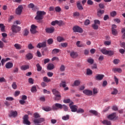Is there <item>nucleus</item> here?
Here are the masks:
<instances>
[{
  "label": "nucleus",
  "mask_w": 125,
  "mask_h": 125,
  "mask_svg": "<svg viewBox=\"0 0 125 125\" xmlns=\"http://www.w3.org/2000/svg\"><path fill=\"white\" fill-rule=\"evenodd\" d=\"M52 92L55 96L54 98L55 101H59V100H61V94L59 91L56 90V89H53L52 90Z\"/></svg>",
  "instance_id": "1"
},
{
  "label": "nucleus",
  "mask_w": 125,
  "mask_h": 125,
  "mask_svg": "<svg viewBox=\"0 0 125 125\" xmlns=\"http://www.w3.org/2000/svg\"><path fill=\"white\" fill-rule=\"evenodd\" d=\"M46 13L44 11H38L37 12V15L35 17L36 20H42L43 19V16L45 15Z\"/></svg>",
  "instance_id": "2"
},
{
  "label": "nucleus",
  "mask_w": 125,
  "mask_h": 125,
  "mask_svg": "<svg viewBox=\"0 0 125 125\" xmlns=\"http://www.w3.org/2000/svg\"><path fill=\"white\" fill-rule=\"evenodd\" d=\"M12 32L13 33H18V32H20L21 31V27L18 26L17 25L13 24L11 27Z\"/></svg>",
  "instance_id": "3"
},
{
  "label": "nucleus",
  "mask_w": 125,
  "mask_h": 125,
  "mask_svg": "<svg viewBox=\"0 0 125 125\" xmlns=\"http://www.w3.org/2000/svg\"><path fill=\"white\" fill-rule=\"evenodd\" d=\"M62 104H61L56 103L52 105V109L54 111H55V110H59V109L62 110Z\"/></svg>",
  "instance_id": "4"
},
{
  "label": "nucleus",
  "mask_w": 125,
  "mask_h": 125,
  "mask_svg": "<svg viewBox=\"0 0 125 125\" xmlns=\"http://www.w3.org/2000/svg\"><path fill=\"white\" fill-rule=\"evenodd\" d=\"M23 124L26 125H30L31 122L29 121V116L28 115H24L23 118Z\"/></svg>",
  "instance_id": "5"
},
{
  "label": "nucleus",
  "mask_w": 125,
  "mask_h": 125,
  "mask_svg": "<svg viewBox=\"0 0 125 125\" xmlns=\"http://www.w3.org/2000/svg\"><path fill=\"white\" fill-rule=\"evenodd\" d=\"M73 30L74 33H80V34L83 32V29L78 26L73 27Z\"/></svg>",
  "instance_id": "6"
},
{
  "label": "nucleus",
  "mask_w": 125,
  "mask_h": 125,
  "mask_svg": "<svg viewBox=\"0 0 125 125\" xmlns=\"http://www.w3.org/2000/svg\"><path fill=\"white\" fill-rule=\"evenodd\" d=\"M22 10H23V6L19 5L16 9V14L17 15H20L22 13Z\"/></svg>",
  "instance_id": "7"
},
{
  "label": "nucleus",
  "mask_w": 125,
  "mask_h": 125,
  "mask_svg": "<svg viewBox=\"0 0 125 125\" xmlns=\"http://www.w3.org/2000/svg\"><path fill=\"white\" fill-rule=\"evenodd\" d=\"M18 115V112H17V111L11 110L9 114V117L10 118H11V117L15 118V117H17Z\"/></svg>",
  "instance_id": "8"
},
{
  "label": "nucleus",
  "mask_w": 125,
  "mask_h": 125,
  "mask_svg": "<svg viewBox=\"0 0 125 125\" xmlns=\"http://www.w3.org/2000/svg\"><path fill=\"white\" fill-rule=\"evenodd\" d=\"M105 76L103 74H97L95 77L96 81H102Z\"/></svg>",
  "instance_id": "9"
},
{
  "label": "nucleus",
  "mask_w": 125,
  "mask_h": 125,
  "mask_svg": "<svg viewBox=\"0 0 125 125\" xmlns=\"http://www.w3.org/2000/svg\"><path fill=\"white\" fill-rule=\"evenodd\" d=\"M108 119L111 121H113V120H114V119H118L116 112H113L111 114L109 115L108 116Z\"/></svg>",
  "instance_id": "10"
},
{
  "label": "nucleus",
  "mask_w": 125,
  "mask_h": 125,
  "mask_svg": "<svg viewBox=\"0 0 125 125\" xmlns=\"http://www.w3.org/2000/svg\"><path fill=\"white\" fill-rule=\"evenodd\" d=\"M37 26L34 24H32L31 26L30 32L31 34H36L37 33Z\"/></svg>",
  "instance_id": "11"
},
{
  "label": "nucleus",
  "mask_w": 125,
  "mask_h": 125,
  "mask_svg": "<svg viewBox=\"0 0 125 125\" xmlns=\"http://www.w3.org/2000/svg\"><path fill=\"white\" fill-rule=\"evenodd\" d=\"M83 93L87 96H91V95H92V91L88 89H85L83 90Z\"/></svg>",
  "instance_id": "12"
},
{
  "label": "nucleus",
  "mask_w": 125,
  "mask_h": 125,
  "mask_svg": "<svg viewBox=\"0 0 125 125\" xmlns=\"http://www.w3.org/2000/svg\"><path fill=\"white\" fill-rule=\"evenodd\" d=\"M45 31L48 34H52V33L54 32L55 29L53 27H48L46 28Z\"/></svg>",
  "instance_id": "13"
},
{
  "label": "nucleus",
  "mask_w": 125,
  "mask_h": 125,
  "mask_svg": "<svg viewBox=\"0 0 125 125\" xmlns=\"http://www.w3.org/2000/svg\"><path fill=\"white\" fill-rule=\"evenodd\" d=\"M46 46V42H44L42 43H39L37 45V47L38 48H42V47H45Z\"/></svg>",
  "instance_id": "14"
},
{
  "label": "nucleus",
  "mask_w": 125,
  "mask_h": 125,
  "mask_svg": "<svg viewBox=\"0 0 125 125\" xmlns=\"http://www.w3.org/2000/svg\"><path fill=\"white\" fill-rule=\"evenodd\" d=\"M81 0H79L77 2V7L79 10H83V7L82 5Z\"/></svg>",
  "instance_id": "15"
},
{
  "label": "nucleus",
  "mask_w": 125,
  "mask_h": 125,
  "mask_svg": "<svg viewBox=\"0 0 125 125\" xmlns=\"http://www.w3.org/2000/svg\"><path fill=\"white\" fill-rule=\"evenodd\" d=\"M89 112L90 114H92V115H94V116H96V117H99V116L100 115V114H99V113H98V112H97V111L96 110H90L89 111Z\"/></svg>",
  "instance_id": "16"
},
{
  "label": "nucleus",
  "mask_w": 125,
  "mask_h": 125,
  "mask_svg": "<svg viewBox=\"0 0 125 125\" xmlns=\"http://www.w3.org/2000/svg\"><path fill=\"white\" fill-rule=\"evenodd\" d=\"M5 67L7 69H10L13 67V63L11 62H8L6 63Z\"/></svg>",
  "instance_id": "17"
},
{
  "label": "nucleus",
  "mask_w": 125,
  "mask_h": 125,
  "mask_svg": "<svg viewBox=\"0 0 125 125\" xmlns=\"http://www.w3.org/2000/svg\"><path fill=\"white\" fill-rule=\"evenodd\" d=\"M47 68L48 70H49L50 71L53 70V69L55 68L54 64L51 63H48Z\"/></svg>",
  "instance_id": "18"
},
{
  "label": "nucleus",
  "mask_w": 125,
  "mask_h": 125,
  "mask_svg": "<svg viewBox=\"0 0 125 125\" xmlns=\"http://www.w3.org/2000/svg\"><path fill=\"white\" fill-rule=\"evenodd\" d=\"M70 108L71 110V112H77L78 110V106L75 105H72V106H70Z\"/></svg>",
  "instance_id": "19"
},
{
  "label": "nucleus",
  "mask_w": 125,
  "mask_h": 125,
  "mask_svg": "<svg viewBox=\"0 0 125 125\" xmlns=\"http://www.w3.org/2000/svg\"><path fill=\"white\" fill-rule=\"evenodd\" d=\"M70 56L72 58H77V57H78V53L74 51L71 52L70 53Z\"/></svg>",
  "instance_id": "20"
},
{
  "label": "nucleus",
  "mask_w": 125,
  "mask_h": 125,
  "mask_svg": "<svg viewBox=\"0 0 125 125\" xmlns=\"http://www.w3.org/2000/svg\"><path fill=\"white\" fill-rule=\"evenodd\" d=\"M113 72L114 73H122L123 72V70L121 68H114L112 69Z\"/></svg>",
  "instance_id": "21"
},
{
  "label": "nucleus",
  "mask_w": 125,
  "mask_h": 125,
  "mask_svg": "<svg viewBox=\"0 0 125 125\" xmlns=\"http://www.w3.org/2000/svg\"><path fill=\"white\" fill-rule=\"evenodd\" d=\"M76 45L77 47H83L84 46V45L83 43H81V41H77L76 42Z\"/></svg>",
  "instance_id": "22"
},
{
  "label": "nucleus",
  "mask_w": 125,
  "mask_h": 125,
  "mask_svg": "<svg viewBox=\"0 0 125 125\" xmlns=\"http://www.w3.org/2000/svg\"><path fill=\"white\" fill-rule=\"evenodd\" d=\"M57 40L59 42H62L65 41V39H64V38L61 36H58L57 38Z\"/></svg>",
  "instance_id": "23"
},
{
  "label": "nucleus",
  "mask_w": 125,
  "mask_h": 125,
  "mask_svg": "<svg viewBox=\"0 0 125 125\" xmlns=\"http://www.w3.org/2000/svg\"><path fill=\"white\" fill-rule=\"evenodd\" d=\"M104 14V10H99L97 12V15L99 17H101V15H102V14Z\"/></svg>",
  "instance_id": "24"
},
{
  "label": "nucleus",
  "mask_w": 125,
  "mask_h": 125,
  "mask_svg": "<svg viewBox=\"0 0 125 125\" xmlns=\"http://www.w3.org/2000/svg\"><path fill=\"white\" fill-rule=\"evenodd\" d=\"M57 25H58V26H64L65 23L62 21H57Z\"/></svg>",
  "instance_id": "25"
},
{
  "label": "nucleus",
  "mask_w": 125,
  "mask_h": 125,
  "mask_svg": "<svg viewBox=\"0 0 125 125\" xmlns=\"http://www.w3.org/2000/svg\"><path fill=\"white\" fill-rule=\"evenodd\" d=\"M81 84V81L80 80H76L74 82V84L72 85L73 86H78Z\"/></svg>",
  "instance_id": "26"
},
{
  "label": "nucleus",
  "mask_w": 125,
  "mask_h": 125,
  "mask_svg": "<svg viewBox=\"0 0 125 125\" xmlns=\"http://www.w3.org/2000/svg\"><path fill=\"white\" fill-rule=\"evenodd\" d=\"M42 109L44 111H45L46 112H49V111H51V110H52L51 107H50L49 106H46V107H43Z\"/></svg>",
  "instance_id": "27"
},
{
  "label": "nucleus",
  "mask_w": 125,
  "mask_h": 125,
  "mask_svg": "<svg viewBox=\"0 0 125 125\" xmlns=\"http://www.w3.org/2000/svg\"><path fill=\"white\" fill-rule=\"evenodd\" d=\"M36 67L37 68V71L38 72H41V71H42V66H41L40 63H37L36 64Z\"/></svg>",
  "instance_id": "28"
},
{
  "label": "nucleus",
  "mask_w": 125,
  "mask_h": 125,
  "mask_svg": "<svg viewBox=\"0 0 125 125\" xmlns=\"http://www.w3.org/2000/svg\"><path fill=\"white\" fill-rule=\"evenodd\" d=\"M43 81L45 83H49V82L51 81V80H50V79L48 78L47 77L45 76L43 78Z\"/></svg>",
  "instance_id": "29"
},
{
  "label": "nucleus",
  "mask_w": 125,
  "mask_h": 125,
  "mask_svg": "<svg viewBox=\"0 0 125 125\" xmlns=\"http://www.w3.org/2000/svg\"><path fill=\"white\" fill-rule=\"evenodd\" d=\"M92 70H91L90 69L87 68L86 69V75H87L88 76H90V75H92Z\"/></svg>",
  "instance_id": "30"
},
{
  "label": "nucleus",
  "mask_w": 125,
  "mask_h": 125,
  "mask_svg": "<svg viewBox=\"0 0 125 125\" xmlns=\"http://www.w3.org/2000/svg\"><path fill=\"white\" fill-rule=\"evenodd\" d=\"M60 87H66V82L65 81H62L61 83L60 84Z\"/></svg>",
  "instance_id": "31"
},
{
  "label": "nucleus",
  "mask_w": 125,
  "mask_h": 125,
  "mask_svg": "<svg viewBox=\"0 0 125 125\" xmlns=\"http://www.w3.org/2000/svg\"><path fill=\"white\" fill-rule=\"evenodd\" d=\"M69 119L70 116H69V115H66V116L62 117V120H63V121H67V120H69Z\"/></svg>",
  "instance_id": "32"
},
{
  "label": "nucleus",
  "mask_w": 125,
  "mask_h": 125,
  "mask_svg": "<svg viewBox=\"0 0 125 125\" xmlns=\"http://www.w3.org/2000/svg\"><path fill=\"white\" fill-rule=\"evenodd\" d=\"M101 51L103 54H104V55H108V50L106 49H102Z\"/></svg>",
  "instance_id": "33"
},
{
  "label": "nucleus",
  "mask_w": 125,
  "mask_h": 125,
  "mask_svg": "<svg viewBox=\"0 0 125 125\" xmlns=\"http://www.w3.org/2000/svg\"><path fill=\"white\" fill-rule=\"evenodd\" d=\"M103 125H111V122L108 121V120H104L102 122Z\"/></svg>",
  "instance_id": "34"
},
{
  "label": "nucleus",
  "mask_w": 125,
  "mask_h": 125,
  "mask_svg": "<svg viewBox=\"0 0 125 125\" xmlns=\"http://www.w3.org/2000/svg\"><path fill=\"white\" fill-rule=\"evenodd\" d=\"M26 57L27 59H28V60H30V59H33V55H32V54L29 53L26 55Z\"/></svg>",
  "instance_id": "35"
},
{
  "label": "nucleus",
  "mask_w": 125,
  "mask_h": 125,
  "mask_svg": "<svg viewBox=\"0 0 125 125\" xmlns=\"http://www.w3.org/2000/svg\"><path fill=\"white\" fill-rule=\"evenodd\" d=\"M76 112L78 114H83V113H84V110L83 108H79Z\"/></svg>",
  "instance_id": "36"
},
{
  "label": "nucleus",
  "mask_w": 125,
  "mask_h": 125,
  "mask_svg": "<svg viewBox=\"0 0 125 125\" xmlns=\"http://www.w3.org/2000/svg\"><path fill=\"white\" fill-rule=\"evenodd\" d=\"M14 46L16 49H21L22 48V46L18 43L15 44Z\"/></svg>",
  "instance_id": "37"
},
{
  "label": "nucleus",
  "mask_w": 125,
  "mask_h": 125,
  "mask_svg": "<svg viewBox=\"0 0 125 125\" xmlns=\"http://www.w3.org/2000/svg\"><path fill=\"white\" fill-rule=\"evenodd\" d=\"M29 65H23L21 67V70H22L23 71H25V70H27L29 69Z\"/></svg>",
  "instance_id": "38"
},
{
  "label": "nucleus",
  "mask_w": 125,
  "mask_h": 125,
  "mask_svg": "<svg viewBox=\"0 0 125 125\" xmlns=\"http://www.w3.org/2000/svg\"><path fill=\"white\" fill-rule=\"evenodd\" d=\"M59 51H60L59 49H54L52 51V54H56V53H58Z\"/></svg>",
  "instance_id": "39"
},
{
  "label": "nucleus",
  "mask_w": 125,
  "mask_h": 125,
  "mask_svg": "<svg viewBox=\"0 0 125 125\" xmlns=\"http://www.w3.org/2000/svg\"><path fill=\"white\" fill-rule=\"evenodd\" d=\"M113 54H115L114 51L112 50H109L107 51V55H109V56H112Z\"/></svg>",
  "instance_id": "40"
},
{
  "label": "nucleus",
  "mask_w": 125,
  "mask_h": 125,
  "mask_svg": "<svg viewBox=\"0 0 125 125\" xmlns=\"http://www.w3.org/2000/svg\"><path fill=\"white\" fill-rule=\"evenodd\" d=\"M13 19H14V16H10L8 19V22L9 23H10V22L12 21V20H13Z\"/></svg>",
  "instance_id": "41"
},
{
  "label": "nucleus",
  "mask_w": 125,
  "mask_h": 125,
  "mask_svg": "<svg viewBox=\"0 0 125 125\" xmlns=\"http://www.w3.org/2000/svg\"><path fill=\"white\" fill-rule=\"evenodd\" d=\"M31 92H37V87L35 85L32 86L31 89Z\"/></svg>",
  "instance_id": "42"
},
{
  "label": "nucleus",
  "mask_w": 125,
  "mask_h": 125,
  "mask_svg": "<svg viewBox=\"0 0 125 125\" xmlns=\"http://www.w3.org/2000/svg\"><path fill=\"white\" fill-rule=\"evenodd\" d=\"M92 27L94 29V30H98V27H99V25L94 23L92 25Z\"/></svg>",
  "instance_id": "43"
},
{
  "label": "nucleus",
  "mask_w": 125,
  "mask_h": 125,
  "mask_svg": "<svg viewBox=\"0 0 125 125\" xmlns=\"http://www.w3.org/2000/svg\"><path fill=\"white\" fill-rule=\"evenodd\" d=\"M55 10L56 12H61V10H62L60 6L56 7Z\"/></svg>",
  "instance_id": "44"
},
{
  "label": "nucleus",
  "mask_w": 125,
  "mask_h": 125,
  "mask_svg": "<svg viewBox=\"0 0 125 125\" xmlns=\"http://www.w3.org/2000/svg\"><path fill=\"white\" fill-rule=\"evenodd\" d=\"M62 109H63L65 112H67L68 111V106L66 104H62Z\"/></svg>",
  "instance_id": "45"
},
{
  "label": "nucleus",
  "mask_w": 125,
  "mask_h": 125,
  "mask_svg": "<svg viewBox=\"0 0 125 125\" xmlns=\"http://www.w3.org/2000/svg\"><path fill=\"white\" fill-rule=\"evenodd\" d=\"M112 33L113 36H117V34H118V31H117V30H116V29H112Z\"/></svg>",
  "instance_id": "46"
},
{
  "label": "nucleus",
  "mask_w": 125,
  "mask_h": 125,
  "mask_svg": "<svg viewBox=\"0 0 125 125\" xmlns=\"http://www.w3.org/2000/svg\"><path fill=\"white\" fill-rule=\"evenodd\" d=\"M118 94V90L116 88H113V91L111 92V94L113 95H116Z\"/></svg>",
  "instance_id": "47"
},
{
  "label": "nucleus",
  "mask_w": 125,
  "mask_h": 125,
  "mask_svg": "<svg viewBox=\"0 0 125 125\" xmlns=\"http://www.w3.org/2000/svg\"><path fill=\"white\" fill-rule=\"evenodd\" d=\"M12 87L13 89H16L17 88V85L16 84V82H13L12 84Z\"/></svg>",
  "instance_id": "48"
},
{
  "label": "nucleus",
  "mask_w": 125,
  "mask_h": 125,
  "mask_svg": "<svg viewBox=\"0 0 125 125\" xmlns=\"http://www.w3.org/2000/svg\"><path fill=\"white\" fill-rule=\"evenodd\" d=\"M28 35H29V30L25 29L23 33V36H27Z\"/></svg>",
  "instance_id": "49"
},
{
  "label": "nucleus",
  "mask_w": 125,
  "mask_h": 125,
  "mask_svg": "<svg viewBox=\"0 0 125 125\" xmlns=\"http://www.w3.org/2000/svg\"><path fill=\"white\" fill-rule=\"evenodd\" d=\"M110 15L112 17H115L117 15V12L116 11H113L110 13Z\"/></svg>",
  "instance_id": "50"
},
{
  "label": "nucleus",
  "mask_w": 125,
  "mask_h": 125,
  "mask_svg": "<svg viewBox=\"0 0 125 125\" xmlns=\"http://www.w3.org/2000/svg\"><path fill=\"white\" fill-rule=\"evenodd\" d=\"M47 43L48 44H52L53 43V39H49L47 41Z\"/></svg>",
  "instance_id": "51"
},
{
  "label": "nucleus",
  "mask_w": 125,
  "mask_h": 125,
  "mask_svg": "<svg viewBox=\"0 0 125 125\" xmlns=\"http://www.w3.org/2000/svg\"><path fill=\"white\" fill-rule=\"evenodd\" d=\"M94 24H95L96 25H98L99 26V25H100V21L98 20H95L94 21Z\"/></svg>",
  "instance_id": "52"
},
{
  "label": "nucleus",
  "mask_w": 125,
  "mask_h": 125,
  "mask_svg": "<svg viewBox=\"0 0 125 125\" xmlns=\"http://www.w3.org/2000/svg\"><path fill=\"white\" fill-rule=\"evenodd\" d=\"M6 100H7V101H13V100H14V98L12 97H7L6 98Z\"/></svg>",
  "instance_id": "53"
},
{
  "label": "nucleus",
  "mask_w": 125,
  "mask_h": 125,
  "mask_svg": "<svg viewBox=\"0 0 125 125\" xmlns=\"http://www.w3.org/2000/svg\"><path fill=\"white\" fill-rule=\"evenodd\" d=\"M94 62V61L93 60V59H88L87 60V62L89 63L90 64H93Z\"/></svg>",
  "instance_id": "54"
},
{
  "label": "nucleus",
  "mask_w": 125,
  "mask_h": 125,
  "mask_svg": "<svg viewBox=\"0 0 125 125\" xmlns=\"http://www.w3.org/2000/svg\"><path fill=\"white\" fill-rule=\"evenodd\" d=\"M6 80H5V78L4 77H0V83H6Z\"/></svg>",
  "instance_id": "55"
},
{
  "label": "nucleus",
  "mask_w": 125,
  "mask_h": 125,
  "mask_svg": "<svg viewBox=\"0 0 125 125\" xmlns=\"http://www.w3.org/2000/svg\"><path fill=\"white\" fill-rule=\"evenodd\" d=\"M113 63H114V64H115V65H117V64H119V63H120V60L114 59L113 60Z\"/></svg>",
  "instance_id": "56"
},
{
  "label": "nucleus",
  "mask_w": 125,
  "mask_h": 125,
  "mask_svg": "<svg viewBox=\"0 0 125 125\" xmlns=\"http://www.w3.org/2000/svg\"><path fill=\"white\" fill-rule=\"evenodd\" d=\"M99 6L100 8H101L102 9H103L105 7V5H104V3H101L99 4Z\"/></svg>",
  "instance_id": "57"
},
{
  "label": "nucleus",
  "mask_w": 125,
  "mask_h": 125,
  "mask_svg": "<svg viewBox=\"0 0 125 125\" xmlns=\"http://www.w3.org/2000/svg\"><path fill=\"white\" fill-rule=\"evenodd\" d=\"M28 83H31V84H34V80L33 79H32V78H29Z\"/></svg>",
  "instance_id": "58"
},
{
  "label": "nucleus",
  "mask_w": 125,
  "mask_h": 125,
  "mask_svg": "<svg viewBox=\"0 0 125 125\" xmlns=\"http://www.w3.org/2000/svg\"><path fill=\"white\" fill-rule=\"evenodd\" d=\"M60 71H61V72H64V71H65V66H64V65H62L61 66Z\"/></svg>",
  "instance_id": "59"
},
{
  "label": "nucleus",
  "mask_w": 125,
  "mask_h": 125,
  "mask_svg": "<svg viewBox=\"0 0 125 125\" xmlns=\"http://www.w3.org/2000/svg\"><path fill=\"white\" fill-rule=\"evenodd\" d=\"M34 118H35V119H38V118H41L40 114H39V113H34Z\"/></svg>",
  "instance_id": "60"
},
{
  "label": "nucleus",
  "mask_w": 125,
  "mask_h": 125,
  "mask_svg": "<svg viewBox=\"0 0 125 125\" xmlns=\"http://www.w3.org/2000/svg\"><path fill=\"white\" fill-rule=\"evenodd\" d=\"M87 3L88 5H92L93 4V2L91 0H88L87 1Z\"/></svg>",
  "instance_id": "61"
},
{
  "label": "nucleus",
  "mask_w": 125,
  "mask_h": 125,
  "mask_svg": "<svg viewBox=\"0 0 125 125\" xmlns=\"http://www.w3.org/2000/svg\"><path fill=\"white\" fill-rule=\"evenodd\" d=\"M28 8H34V7H35V5L31 3L28 5Z\"/></svg>",
  "instance_id": "62"
},
{
  "label": "nucleus",
  "mask_w": 125,
  "mask_h": 125,
  "mask_svg": "<svg viewBox=\"0 0 125 125\" xmlns=\"http://www.w3.org/2000/svg\"><path fill=\"white\" fill-rule=\"evenodd\" d=\"M47 75L48 77H49V78H51V77H52V76H53V73H52L51 72H49L47 73Z\"/></svg>",
  "instance_id": "63"
},
{
  "label": "nucleus",
  "mask_w": 125,
  "mask_h": 125,
  "mask_svg": "<svg viewBox=\"0 0 125 125\" xmlns=\"http://www.w3.org/2000/svg\"><path fill=\"white\" fill-rule=\"evenodd\" d=\"M61 45L62 47H66V46H68V43H62Z\"/></svg>",
  "instance_id": "64"
}]
</instances>
